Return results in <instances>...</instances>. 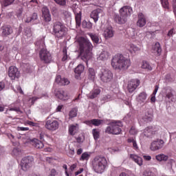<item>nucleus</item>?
<instances>
[{"mask_svg": "<svg viewBox=\"0 0 176 176\" xmlns=\"http://www.w3.org/2000/svg\"><path fill=\"white\" fill-rule=\"evenodd\" d=\"M87 35L91 38L94 43L98 45L100 43V36L95 33H88Z\"/></svg>", "mask_w": 176, "mask_h": 176, "instance_id": "obj_27", "label": "nucleus"}, {"mask_svg": "<svg viewBox=\"0 0 176 176\" xmlns=\"http://www.w3.org/2000/svg\"><path fill=\"white\" fill-rule=\"evenodd\" d=\"M36 46L41 49L39 52L40 60L44 64H50L53 61V56L50 52L45 48V41L43 39L38 40L36 42Z\"/></svg>", "mask_w": 176, "mask_h": 176, "instance_id": "obj_3", "label": "nucleus"}, {"mask_svg": "<svg viewBox=\"0 0 176 176\" xmlns=\"http://www.w3.org/2000/svg\"><path fill=\"white\" fill-rule=\"evenodd\" d=\"M1 36H9L13 34V28L10 25H4L1 28Z\"/></svg>", "mask_w": 176, "mask_h": 176, "instance_id": "obj_17", "label": "nucleus"}, {"mask_svg": "<svg viewBox=\"0 0 176 176\" xmlns=\"http://www.w3.org/2000/svg\"><path fill=\"white\" fill-rule=\"evenodd\" d=\"M151 101L152 102H155L156 101V95L153 94H151Z\"/></svg>", "mask_w": 176, "mask_h": 176, "instance_id": "obj_58", "label": "nucleus"}, {"mask_svg": "<svg viewBox=\"0 0 176 176\" xmlns=\"http://www.w3.org/2000/svg\"><path fill=\"white\" fill-rule=\"evenodd\" d=\"M9 111H14L15 112H21V110L20 109V107H12V108H10L9 109Z\"/></svg>", "mask_w": 176, "mask_h": 176, "instance_id": "obj_53", "label": "nucleus"}, {"mask_svg": "<svg viewBox=\"0 0 176 176\" xmlns=\"http://www.w3.org/2000/svg\"><path fill=\"white\" fill-rule=\"evenodd\" d=\"M98 76L104 83H109L113 79V74L109 69H101Z\"/></svg>", "mask_w": 176, "mask_h": 176, "instance_id": "obj_9", "label": "nucleus"}, {"mask_svg": "<svg viewBox=\"0 0 176 176\" xmlns=\"http://www.w3.org/2000/svg\"><path fill=\"white\" fill-rule=\"evenodd\" d=\"M56 83L60 86H66V85H69V80L67 78H62L61 76H57L55 79Z\"/></svg>", "mask_w": 176, "mask_h": 176, "instance_id": "obj_24", "label": "nucleus"}, {"mask_svg": "<svg viewBox=\"0 0 176 176\" xmlns=\"http://www.w3.org/2000/svg\"><path fill=\"white\" fill-rule=\"evenodd\" d=\"M63 56L62 58V61H67L68 60V54H67V48L64 47L63 50Z\"/></svg>", "mask_w": 176, "mask_h": 176, "instance_id": "obj_42", "label": "nucleus"}, {"mask_svg": "<svg viewBox=\"0 0 176 176\" xmlns=\"http://www.w3.org/2000/svg\"><path fill=\"white\" fill-rule=\"evenodd\" d=\"M31 142H32V145L34 148H36V149H42V148L45 146V145L43 144V142H42V141L36 138L31 140Z\"/></svg>", "mask_w": 176, "mask_h": 176, "instance_id": "obj_20", "label": "nucleus"}, {"mask_svg": "<svg viewBox=\"0 0 176 176\" xmlns=\"http://www.w3.org/2000/svg\"><path fill=\"white\" fill-rule=\"evenodd\" d=\"M54 94L57 98H59V100L65 101V100L68 99V94H67V92L61 89H56L54 90Z\"/></svg>", "mask_w": 176, "mask_h": 176, "instance_id": "obj_16", "label": "nucleus"}, {"mask_svg": "<svg viewBox=\"0 0 176 176\" xmlns=\"http://www.w3.org/2000/svg\"><path fill=\"white\" fill-rule=\"evenodd\" d=\"M157 90H159V85H155V90L153 92V94L156 96V93H157Z\"/></svg>", "mask_w": 176, "mask_h": 176, "instance_id": "obj_63", "label": "nucleus"}, {"mask_svg": "<svg viewBox=\"0 0 176 176\" xmlns=\"http://www.w3.org/2000/svg\"><path fill=\"white\" fill-rule=\"evenodd\" d=\"M119 13L120 14L114 16V21L118 24H124L127 21L129 16L133 13V8L129 6H125L120 9Z\"/></svg>", "mask_w": 176, "mask_h": 176, "instance_id": "obj_5", "label": "nucleus"}, {"mask_svg": "<svg viewBox=\"0 0 176 176\" xmlns=\"http://www.w3.org/2000/svg\"><path fill=\"white\" fill-rule=\"evenodd\" d=\"M102 16H104V11H102L101 8H98L93 10L90 14V17L91 19H93L94 23H97V21H98V19H100V16L102 17Z\"/></svg>", "mask_w": 176, "mask_h": 176, "instance_id": "obj_14", "label": "nucleus"}, {"mask_svg": "<svg viewBox=\"0 0 176 176\" xmlns=\"http://www.w3.org/2000/svg\"><path fill=\"white\" fill-rule=\"evenodd\" d=\"M79 131V124H71L69 126V134L70 135H75Z\"/></svg>", "mask_w": 176, "mask_h": 176, "instance_id": "obj_22", "label": "nucleus"}, {"mask_svg": "<svg viewBox=\"0 0 176 176\" xmlns=\"http://www.w3.org/2000/svg\"><path fill=\"white\" fill-rule=\"evenodd\" d=\"M19 154H20V149L17 148H14L12 150V155H14V156H19Z\"/></svg>", "mask_w": 176, "mask_h": 176, "instance_id": "obj_49", "label": "nucleus"}, {"mask_svg": "<svg viewBox=\"0 0 176 176\" xmlns=\"http://www.w3.org/2000/svg\"><path fill=\"white\" fill-rule=\"evenodd\" d=\"M88 78L91 80H94V78H96V72L94 71V69H93V68L89 69Z\"/></svg>", "mask_w": 176, "mask_h": 176, "instance_id": "obj_35", "label": "nucleus"}, {"mask_svg": "<svg viewBox=\"0 0 176 176\" xmlns=\"http://www.w3.org/2000/svg\"><path fill=\"white\" fill-rule=\"evenodd\" d=\"M42 97H47V94H43L42 96H38V97L34 96L32 98V102L34 104L36 100H39V98H42Z\"/></svg>", "mask_w": 176, "mask_h": 176, "instance_id": "obj_43", "label": "nucleus"}, {"mask_svg": "<svg viewBox=\"0 0 176 176\" xmlns=\"http://www.w3.org/2000/svg\"><path fill=\"white\" fill-rule=\"evenodd\" d=\"M142 68H143V69H148V71H152V67H151L148 62L144 61L142 65Z\"/></svg>", "mask_w": 176, "mask_h": 176, "instance_id": "obj_39", "label": "nucleus"}, {"mask_svg": "<svg viewBox=\"0 0 176 176\" xmlns=\"http://www.w3.org/2000/svg\"><path fill=\"white\" fill-rule=\"evenodd\" d=\"M174 34H175V32H174V29H171L168 33V36H173Z\"/></svg>", "mask_w": 176, "mask_h": 176, "instance_id": "obj_60", "label": "nucleus"}, {"mask_svg": "<svg viewBox=\"0 0 176 176\" xmlns=\"http://www.w3.org/2000/svg\"><path fill=\"white\" fill-rule=\"evenodd\" d=\"M92 134L95 140H98L100 138V129H94L92 130Z\"/></svg>", "mask_w": 176, "mask_h": 176, "instance_id": "obj_37", "label": "nucleus"}, {"mask_svg": "<svg viewBox=\"0 0 176 176\" xmlns=\"http://www.w3.org/2000/svg\"><path fill=\"white\" fill-rule=\"evenodd\" d=\"M108 57H109V52L107 51H103L100 53L99 56V60H102V61H105L108 60Z\"/></svg>", "mask_w": 176, "mask_h": 176, "instance_id": "obj_33", "label": "nucleus"}, {"mask_svg": "<svg viewBox=\"0 0 176 176\" xmlns=\"http://www.w3.org/2000/svg\"><path fill=\"white\" fill-rule=\"evenodd\" d=\"M153 52L156 54V56H160L162 53V47L160 43H156L153 47Z\"/></svg>", "mask_w": 176, "mask_h": 176, "instance_id": "obj_30", "label": "nucleus"}, {"mask_svg": "<svg viewBox=\"0 0 176 176\" xmlns=\"http://www.w3.org/2000/svg\"><path fill=\"white\" fill-rule=\"evenodd\" d=\"M5 89V83L4 82H0V91L3 90Z\"/></svg>", "mask_w": 176, "mask_h": 176, "instance_id": "obj_64", "label": "nucleus"}, {"mask_svg": "<svg viewBox=\"0 0 176 176\" xmlns=\"http://www.w3.org/2000/svg\"><path fill=\"white\" fill-rule=\"evenodd\" d=\"M160 130L159 126H147L142 133V137H146V138H152L157 132Z\"/></svg>", "mask_w": 176, "mask_h": 176, "instance_id": "obj_10", "label": "nucleus"}, {"mask_svg": "<svg viewBox=\"0 0 176 176\" xmlns=\"http://www.w3.org/2000/svg\"><path fill=\"white\" fill-rule=\"evenodd\" d=\"M160 1L164 9H167L168 10L170 9V3H168V0H160Z\"/></svg>", "mask_w": 176, "mask_h": 176, "instance_id": "obj_38", "label": "nucleus"}, {"mask_svg": "<svg viewBox=\"0 0 176 176\" xmlns=\"http://www.w3.org/2000/svg\"><path fill=\"white\" fill-rule=\"evenodd\" d=\"M164 138H166V133L164 132L160 133V138L153 140L150 146V149L153 152L160 151L164 146Z\"/></svg>", "mask_w": 176, "mask_h": 176, "instance_id": "obj_7", "label": "nucleus"}, {"mask_svg": "<svg viewBox=\"0 0 176 176\" xmlns=\"http://www.w3.org/2000/svg\"><path fill=\"white\" fill-rule=\"evenodd\" d=\"M38 20V14L34 12L30 16L28 17L26 19V23H34Z\"/></svg>", "mask_w": 176, "mask_h": 176, "instance_id": "obj_32", "label": "nucleus"}, {"mask_svg": "<svg viewBox=\"0 0 176 176\" xmlns=\"http://www.w3.org/2000/svg\"><path fill=\"white\" fill-rule=\"evenodd\" d=\"M153 118V116L152 113H149V111H146L144 116L142 117V120L144 123H148L149 122H152V119Z\"/></svg>", "mask_w": 176, "mask_h": 176, "instance_id": "obj_29", "label": "nucleus"}, {"mask_svg": "<svg viewBox=\"0 0 176 176\" xmlns=\"http://www.w3.org/2000/svg\"><path fill=\"white\" fill-rule=\"evenodd\" d=\"M74 13L75 14V20L76 27H80L82 23V12H76V10H74Z\"/></svg>", "mask_w": 176, "mask_h": 176, "instance_id": "obj_25", "label": "nucleus"}, {"mask_svg": "<svg viewBox=\"0 0 176 176\" xmlns=\"http://www.w3.org/2000/svg\"><path fill=\"white\" fill-rule=\"evenodd\" d=\"M90 155L87 153H83L80 158V160H89Z\"/></svg>", "mask_w": 176, "mask_h": 176, "instance_id": "obj_44", "label": "nucleus"}, {"mask_svg": "<svg viewBox=\"0 0 176 176\" xmlns=\"http://www.w3.org/2000/svg\"><path fill=\"white\" fill-rule=\"evenodd\" d=\"M155 159L157 162H167L168 160V155L159 154L155 156Z\"/></svg>", "mask_w": 176, "mask_h": 176, "instance_id": "obj_31", "label": "nucleus"}, {"mask_svg": "<svg viewBox=\"0 0 176 176\" xmlns=\"http://www.w3.org/2000/svg\"><path fill=\"white\" fill-rule=\"evenodd\" d=\"M82 28H87L88 30H90L93 27V23L90 21H83L82 23Z\"/></svg>", "mask_w": 176, "mask_h": 176, "instance_id": "obj_36", "label": "nucleus"}, {"mask_svg": "<svg viewBox=\"0 0 176 176\" xmlns=\"http://www.w3.org/2000/svg\"><path fill=\"white\" fill-rule=\"evenodd\" d=\"M139 50H140V48H138V47L134 45H131V48H130L131 53H135L136 52H139Z\"/></svg>", "mask_w": 176, "mask_h": 176, "instance_id": "obj_48", "label": "nucleus"}, {"mask_svg": "<svg viewBox=\"0 0 176 176\" xmlns=\"http://www.w3.org/2000/svg\"><path fill=\"white\" fill-rule=\"evenodd\" d=\"M78 109H73L70 111L69 112V118H75L78 115Z\"/></svg>", "mask_w": 176, "mask_h": 176, "instance_id": "obj_41", "label": "nucleus"}, {"mask_svg": "<svg viewBox=\"0 0 176 176\" xmlns=\"http://www.w3.org/2000/svg\"><path fill=\"white\" fill-rule=\"evenodd\" d=\"M140 86L139 80H131L128 82L127 90L129 93H133L135 91V89Z\"/></svg>", "mask_w": 176, "mask_h": 176, "instance_id": "obj_15", "label": "nucleus"}, {"mask_svg": "<svg viewBox=\"0 0 176 176\" xmlns=\"http://www.w3.org/2000/svg\"><path fill=\"white\" fill-rule=\"evenodd\" d=\"M47 121L45 122V128H47V130H50L51 131H55V130H57L58 129V126H60V124L56 120H49L50 119V116L47 117Z\"/></svg>", "mask_w": 176, "mask_h": 176, "instance_id": "obj_12", "label": "nucleus"}, {"mask_svg": "<svg viewBox=\"0 0 176 176\" xmlns=\"http://www.w3.org/2000/svg\"><path fill=\"white\" fill-rule=\"evenodd\" d=\"M143 176H155V173L151 170H146L143 173Z\"/></svg>", "mask_w": 176, "mask_h": 176, "instance_id": "obj_46", "label": "nucleus"}, {"mask_svg": "<svg viewBox=\"0 0 176 176\" xmlns=\"http://www.w3.org/2000/svg\"><path fill=\"white\" fill-rule=\"evenodd\" d=\"M115 31H113V27H108L104 31V36L105 39H110V38H113Z\"/></svg>", "mask_w": 176, "mask_h": 176, "instance_id": "obj_18", "label": "nucleus"}, {"mask_svg": "<svg viewBox=\"0 0 176 176\" xmlns=\"http://www.w3.org/2000/svg\"><path fill=\"white\" fill-rule=\"evenodd\" d=\"M19 131H28L30 130V128L28 127H18Z\"/></svg>", "mask_w": 176, "mask_h": 176, "instance_id": "obj_55", "label": "nucleus"}, {"mask_svg": "<svg viewBox=\"0 0 176 176\" xmlns=\"http://www.w3.org/2000/svg\"><path fill=\"white\" fill-rule=\"evenodd\" d=\"M123 124L120 121H113L109 124L105 129V133L107 134H113L114 135H118L122 133V127Z\"/></svg>", "mask_w": 176, "mask_h": 176, "instance_id": "obj_8", "label": "nucleus"}, {"mask_svg": "<svg viewBox=\"0 0 176 176\" xmlns=\"http://www.w3.org/2000/svg\"><path fill=\"white\" fill-rule=\"evenodd\" d=\"M16 93H20L21 94H24V92L23 91V89H21V87H20V85H18L16 87Z\"/></svg>", "mask_w": 176, "mask_h": 176, "instance_id": "obj_54", "label": "nucleus"}, {"mask_svg": "<svg viewBox=\"0 0 176 176\" xmlns=\"http://www.w3.org/2000/svg\"><path fill=\"white\" fill-rule=\"evenodd\" d=\"M50 175L52 176H56L57 175V170H56V169H52L51 170V174Z\"/></svg>", "mask_w": 176, "mask_h": 176, "instance_id": "obj_59", "label": "nucleus"}, {"mask_svg": "<svg viewBox=\"0 0 176 176\" xmlns=\"http://www.w3.org/2000/svg\"><path fill=\"white\" fill-rule=\"evenodd\" d=\"M14 2V0H4V6H9V5H12V3Z\"/></svg>", "mask_w": 176, "mask_h": 176, "instance_id": "obj_50", "label": "nucleus"}, {"mask_svg": "<svg viewBox=\"0 0 176 176\" xmlns=\"http://www.w3.org/2000/svg\"><path fill=\"white\" fill-rule=\"evenodd\" d=\"M63 14L65 16V17H66V19H68V17H71V12L67 10H63Z\"/></svg>", "mask_w": 176, "mask_h": 176, "instance_id": "obj_51", "label": "nucleus"}, {"mask_svg": "<svg viewBox=\"0 0 176 176\" xmlns=\"http://www.w3.org/2000/svg\"><path fill=\"white\" fill-rule=\"evenodd\" d=\"M129 133L132 135H134L135 134H137V130H135V128L132 126L129 131Z\"/></svg>", "mask_w": 176, "mask_h": 176, "instance_id": "obj_52", "label": "nucleus"}, {"mask_svg": "<svg viewBox=\"0 0 176 176\" xmlns=\"http://www.w3.org/2000/svg\"><path fill=\"white\" fill-rule=\"evenodd\" d=\"M139 100L140 101H145L146 100V93L145 92H142L139 94Z\"/></svg>", "mask_w": 176, "mask_h": 176, "instance_id": "obj_47", "label": "nucleus"}, {"mask_svg": "<svg viewBox=\"0 0 176 176\" xmlns=\"http://www.w3.org/2000/svg\"><path fill=\"white\" fill-rule=\"evenodd\" d=\"M43 17L45 21L49 22L52 21V16L50 15V11L47 8H43L42 9Z\"/></svg>", "mask_w": 176, "mask_h": 176, "instance_id": "obj_21", "label": "nucleus"}, {"mask_svg": "<svg viewBox=\"0 0 176 176\" xmlns=\"http://www.w3.org/2000/svg\"><path fill=\"white\" fill-rule=\"evenodd\" d=\"M78 45L82 60L85 61L87 65L89 60H91V57H93V54L91 53L93 45L90 41L84 37H81L78 39Z\"/></svg>", "mask_w": 176, "mask_h": 176, "instance_id": "obj_1", "label": "nucleus"}, {"mask_svg": "<svg viewBox=\"0 0 176 176\" xmlns=\"http://www.w3.org/2000/svg\"><path fill=\"white\" fill-rule=\"evenodd\" d=\"M143 158L144 159V160H147L148 162H149L151 160L152 157H151V155H144Z\"/></svg>", "mask_w": 176, "mask_h": 176, "instance_id": "obj_57", "label": "nucleus"}, {"mask_svg": "<svg viewBox=\"0 0 176 176\" xmlns=\"http://www.w3.org/2000/svg\"><path fill=\"white\" fill-rule=\"evenodd\" d=\"M8 76L12 80L19 79V78H20V72L19 71V69L15 66H10L8 69Z\"/></svg>", "mask_w": 176, "mask_h": 176, "instance_id": "obj_13", "label": "nucleus"}, {"mask_svg": "<svg viewBox=\"0 0 176 176\" xmlns=\"http://www.w3.org/2000/svg\"><path fill=\"white\" fill-rule=\"evenodd\" d=\"M104 123V120L93 119V125L94 126H100Z\"/></svg>", "mask_w": 176, "mask_h": 176, "instance_id": "obj_40", "label": "nucleus"}, {"mask_svg": "<svg viewBox=\"0 0 176 176\" xmlns=\"http://www.w3.org/2000/svg\"><path fill=\"white\" fill-rule=\"evenodd\" d=\"M77 166H78L77 164H74L72 165V166H70V170H71V171H74V170L76 169V168L77 167Z\"/></svg>", "mask_w": 176, "mask_h": 176, "instance_id": "obj_61", "label": "nucleus"}, {"mask_svg": "<svg viewBox=\"0 0 176 176\" xmlns=\"http://www.w3.org/2000/svg\"><path fill=\"white\" fill-rule=\"evenodd\" d=\"M111 65L115 69L124 71V69H127L131 65V62L130 59H127L123 55L118 54L112 58Z\"/></svg>", "mask_w": 176, "mask_h": 176, "instance_id": "obj_2", "label": "nucleus"}, {"mask_svg": "<svg viewBox=\"0 0 176 176\" xmlns=\"http://www.w3.org/2000/svg\"><path fill=\"white\" fill-rule=\"evenodd\" d=\"M56 3L60 5V6H65L67 5V0H54Z\"/></svg>", "mask_w": 176, "mask_h": 176, "instance_id": "obj_45", "label": "nucleus"}, {"mask_svg": "<svg viewBox=\"0 0 176 176\" xmlns=\"http://www.w3.org/2000/svg\"><path fill=\"white\" fill-rule=\"evenodd\" d=\"M107 164H108L107 158L103 156H96L91 162L92 169L98 174H102L105 171Z\"/></svg>", "mask_w": 176, "mask_h": 176, "instance_id": "obj_4", "label": "nucleus"}, {"mask_svg": "<svg viewBox=\"0 0 176 176\" xmlns=\"http://www.w3.org/2000/svg\"><path fill=\"white\" fill-rule=\"evenodd\" d=\"M81 173H83V168H80L78 171L75 173V175H79V174H81Z\"/></svg>", "mask_w": 176, "mask_h": 176, "instance_id": "obj_62", "label": "nucleus"}, {"mask_svg": "<svg viewBox=\"0 0 176 176\" xmlns=\"http://www.w3.org/2000/svg\"><path fill=\"white\" fill-rule=\"evenodd\" d=\"M166 98H168V100H170V101H174V95L173 94V91H171V89H166Z\"/></svg>", "mask_w": 176, "mask_h": 176, "instance_id": "obj_34", "label": "nucleus"}, {"mask_svg": "<svg viewBox=\"0 0 176 176\" xmlns=\"http://www.w3.org/2000/svg\"><path fill=\"white\" fill-rule=\"evenodd\" d=\"M34 165V157L27 156L24 157L21 162V167L23 171L30 170Z\"/></svg>", "mask_w": 176, "mask_h": 176, "instance_id": "obj_11", "label": "nucleus"}, {"mask_svg": "<svg viewBox=\"0 0 176 176\" xmlns=\"http://www.w3.org/2000/svg\"><path fill=\"white\" fill-rule=\"evenodd\" d=\"M85 124H87V126H91L93 124V120H86L84 122Z\"/></svg>", "mask_w": 176, "mask_h": 176, "instance_id": "obj_56", "label": "nucleus"}, {"mask_svg": "<svg viewBox=\"0 0 176 176\" xmlns=\"http://www.w3.org/2000/svg\"><path fill=\"white\" fill-rule=\"evenodd\" d=\"M146 24V19H145V15L142 12L138 14V21L137 22V25L138 27L142 28Z\"/></svg>", "mask_w": 176, "mask_h": 176, "instance_id": "obj_19", "label": "nucleus"}, {"mask_svg": "<svg viewBox=\"0 0 176 176\" xmlns=\"http://www.w3.org/2000/svg\"><path fill=\"white\" fill-rule=\"evenodd\" d=\"M130 158L132 159L135 163H137L138 166H142V158L141 157H138L134 154H131Z\"/></svg>", "mask_w": 176, "mask_h": 176, "instance_id": "obj_28", "label": "nucleus"}, {"mask_svg": "<svg viewBox=\"0 0 176 176\" xmlns=\"http://www.w3.org/2000/svg\"><path fill=\"white\" fill-rule=\"evenodd\" d=\"M83 71H85V66L82 64L78 65L74 69L76 79H79V77L82 75Z\"/></svg>", "mask_w": 176, "mask_h": 176, "instance_id": "obj_23", "label": "nucleus"}, {"mask_svg": "<svg viewBox=\"0 0 176 176\" xmlns=\"http://www.w3.org/2000/svg\"><path fill=\"white\" fill-rule=\"evenodd\" d=\"M101 93V90L100 89L96 88L94 89L88 95V98H90V100H94V98H97V96Z\"/></svg>", "mask_w": 176, "mask_h": 176, "instance_id": "obj_26", "label": "nucleus"}, {"mask_svg": "<svg viewBox=\"0 0 176 176\" xmlns=\"http://www.w3.org/2000/svg\"><path fill=\"white\" fill-rule=\"evenodd\" d=\"M52 30V34L56 38H61L67 35V28L60 21L54 23Z\"/></svg>", "mask_w": 176, "mask_h": 176, "instance_id": "obj_6", "label": "nucleus"}]
</instances>
